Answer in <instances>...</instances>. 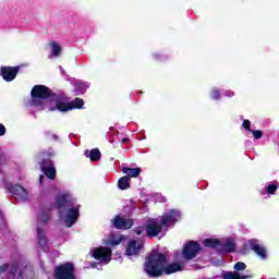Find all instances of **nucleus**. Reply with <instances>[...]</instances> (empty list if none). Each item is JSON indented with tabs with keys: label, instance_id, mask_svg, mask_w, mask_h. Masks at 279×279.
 I'll use <instances>...</instances> for the list:
<instances>
[{
	"label": "nucleus",
	"instance_id": "obj_43",
	"mask_svg": "<svg viewBox=\"0 0 279 279\" xmlns=\"http://www.w3.org/2000/svg\"><path fill=\"white\" fill-rule=\"evenodd\" d=\"M21 276H23V271H22V270H20V274H19V276H17V279H21Z\"/></svg>",
	"mask_w": 279,
	"mask_h": 279
},
{
	"label": "nucleus",
	"instance_id": "obj_8",
	"mask_svg": "<svg viewBox=\"0 0 279 279\" xmlns=\"http://www.w3.org/2000/svg\"><path fill=\"white\" fill-rule=\"evenodd\" d=\"M19 71H21V65L16 66H0V76L4 82H14L16 80V75H19Z\"/></svg>",
	"mask_w": 279,
	"mask_h": 279
},
{
	"label": "nucleus",
	"instance_id": "obj_19",
	"mask_svg": "<svg viewBox=\"0 0 279 279\" xmlns=\"http://www.w3.org/2000/svg\"><path fill=\"white\" fill-rule=\"evenodd\" d=\"M141 168H122V173H125L126 178H138L141 175Z\"/></svg>",
	"mask_w": 279,
	"mask_h": 279
},
{
	"label": "nucleus",
	"instance_id": "obj_40",
	"mask_svg": "<svg viewBox=\"0 0 279 279\" xmlns=\"http://www.w3.org/2000/svg\"><path fill=\"white\" fill-rule=\"evenodd\" d=\"M53 156H56V153H53V151L48 153V158H53Z\"/></svg>",
	"mask_w": 279,
	"mask_h": 279
},
{
	"label": "nucleus",
	"instance_id": "obj_15",
	"mask_svg": "<svg viewBox=\"0 0 279 279\" xmlns=\"http://www.w3.org/2000/svg\"><path fill=\"white\" fill-rule=\"evenodd\" d=\"M51 110H58L59 112H70V110H72L71 102H66L62 96H57L54 108Z\"/></svg>",
	"mask_w": 279,
	"mask_h": 279
},
{
	"label": "nucleus",
	"instance_id": "obj_24",
	"mask_svg": "<svg viewBox=\"0 0 279 279\" xmlns=\"http://www.w3.org/2000/svg\"><path fill=\"white\" fill-rule=\"evenodd\" d=\"M118 186L121 191H128L130 189V177H122L118 181Z\"/></svg>",
	"mask_w": 279,
	"mask_h": 279
},
{
	"label": "nucleus",
	"instance_id": "obj_31",
	"mask_svg": "<svg viewBox=\"0 0 279 279\" xmlns=\"http://www.w3.org/2000/svg\"><path fill=\"white\" fill-rule=\"evenodd\" d=\"M47 167H53V161L51 159H44L40 162V169L41 170L47 169Z\"/></svg>",
	"mask_w": 279,
	"mask_h": 279
},
{
	"label": "nucleus",
	"instance_id": "obj_7",
	"mask_svg": "<svg viewBox=\"0 0 279 279\" xmlns=\"http://www.w3.org/2000/svg\"><path fill=\"white\" fill-rule=\"evenodd\" d=\"M31 95L34 99H49V97H54L53 90L45 85H35Z\"/></svg>",
	"mask_w": 279,
	"mask_h": 279
},
{
	"label": "nucleus",
	"instance_id": "obj_33",
	"mask_svg": "<svg viewBox=\"0 0 279 279\" xmlns=\"http://www.w3.org/2000/svg\"><path fill=\"white\" fill-rule=\"evenodd\" d=\"M254 138L258 141L259 138H263V131L260 130H251Z\"/></svg>",
	"mask_w": 279,
	"mask_h": 279
},
{
	"label": "nucleus",
	"instance_id": "obj_41",
	"mask_svg": "<svg viewBox=\"0 0 279 279\" xmlns=\"http://www.w3.org/2000/svg\"><path fill=\"white\" fill-rule=\"evenodd\" d=\"M53 141H58V136L56 134H52Z\"/></svg>",
	"mask_w": 279,
	"mask_h": 279
},
{
	"label": "nucleus",
	"instance_id": "obj_42",
	"mask_svg": "<svg viewBox=\"0 0 279 279\" xmlns=\"http://www.w3.org/2000/svg\"><path fill=\"white\" fill-rule=\"evenodd\" d=\"M43 180H45V177L40 175L39 182L43 184Z\"/></svg>",
	"mask_w": 279,
	"mask_h": 279
},
{
	"label": "nucleus",
	"instance_id": "obj_21",
	"mask_svg": "<svg viewBox=\"0 0 279 279\" xmlns=\"http://www.w3.org/2000/svg\"><path fill=\"white\" fill-rule=\"evenodd\" d=\"M252 276L240 275L239 272L227 271L222 275V279H247Z\"/></svg>",
	"mask_w": 279,
	"mask_h": 279
},
{
	"label": "nucleus",
	"instance_id": "obj_18",
	"mask_svg": "<svg viewBox=\"0 0 279 279\" xmlns=\"http://www.w3.org/2000/svg\"><path fill=\"white\" fill-rule=\"evenodd\" d=\"M236 250L234 241L228 240L226 243L220 244V252L232 254Z\"/></svg>",
	"mask_w": 279,
	"mask_h": 279
},
{
	"label": "nucleus",
	"instance_id": "obj_11",
	"mask_svg": "<svg viewBox=\"0 0 279 279\" xmlns=\"http://www.w3.org/2000/svg\"><path fill=\"white\" fill-rule=\"evenodd\" d=\"M160 232H162V225H160V222H158V220H156V219L148 220V222L146 225L147 236L149 239H154V238L158 236V234H160Z\"/></svg>",
	"mask_w": 279,
	"mask_h": 279
},
{
	"label": "nucleus",
	"instance_id": "obj_1",
	"mask_svg": "<svg viewBox=\"0 0 279 279\" xmlns=\"http://www.w3.org/2000/svg\"><path fill=\"white\" fill-rule=\"evenodd\" d=\"M183 266L179 263L167 265V255L153 251L145 259L144 271L148 278H160L161 276H171L182 271Z\"/></svg>",
	"mask_w": 279,
	"mask_h": 279
},
{
	"label": "nucleus",
	"instance_id": "obj_34",
	"mask_svg": "<svg viewBox=\"0 0 279 279\" xmlns=\"http://www.w3.org/2000/svg\"><path fill=\"white\" fill-rule=\"evenodd\" d=\"M242 128H244V130H246L247 132H252V130H250V128H252V122L250 120H244L242 123Z\"/></svg>",
	"mask_w": 279,
	"mask_h": 279
},
{
	"label": "nucleus",
	"instance_id": "obj_17",
	"mask_svg": "<svg viewBox=\"0 0 279 279\" xmlns=\"http://www.w3.org/2000/svg\"><path fill=\"white\" fill-rule=\"evenodd\" d=\"M56 206L59 208V210H66V208L73 207V203L69 201L66 195L58 196L56 199Z\"/></svg>",
	"mask_w": 279,
	"mask_h": 279
},
{
	"label": "nucleus",
	"instance_id": "obj_22",
	"mask_svg": "<svg viewBox=\"0 0 279 279\" xmlns=\"http://www.w3.org/2000/svg\"><path fill=\"white\" fill-rule=\"evenodd\" d=\"M203 245H205V247H211L215 250V247H219V245H221V241H219V239L207 238L203 241Z\"/></svg>",
	"mask_w": 279,
	"mask_h": 279
},
{
	"label": "nucleus",
	"instance_id": "obj_30",
	"mask_svg": "<svg viewBox=\"0 0 279 279\" xmlns=\"http://www.w3.org/2000/svg\"><path fill=\"white\" fill-rule=\"evenodd\" d=\"M233 269L235 271H245V269H247V265L243 262H238L234 264Z\"/></svg>",
	"mask_w": 279,
	"mask_h": 279
},
{
	"label": "nucleus",
	"instance_id": "obj_37",
	"mask_svg": "<svg viewBox=\"0 0 279 279\" xmlns=\"http://www.w3.org/2000/svg\"><path fill=\"white\" fill-rule=\"evenodd\" d=\"M10 269V264H3L0 266V274H5Z\"/></svg>",
	"mask_w": 279,
	"mask_h": 279
},
{
	"label": "nucleus",
	"instance_id": "obj_3",
	"mask_svg": "<svg viewBox=\"0 0 279 279\" xmlns=\"http://www.w3.org/2000/svg\"><path fill=\"white\" fill-rule=\"evenodd\" d=\"M202 252V245L197 241H187L182 248V256L185 260H193Z\"/></svg>",
	"mask_w": 279,
	"mask_h": 279
},
{
	"label": "nucleus",
	"instance_id": "obj_10",
	"mask_svg": "<svg viewBox=\"0 0 279 279\" xmlns=\"http://www.w3.org/2000/svg\"><path fill=\"white\" fill-rule=\"evenodd\" d=\"M145 247V243L141 240H131L126 244V256H138L141 250Z\"/></svg>",
	"mask_w": 279,
	"mask_h": 279
},
{
	"label": "nucleus",
	"instance_id": "obj_35",
	"mask_svg": "<svg viewBox=\"0 0 279 279\" xmlns=\"http://www.w3.org/2000/svg\"><path fill=\"white\" fill-rule=\"evenodd\" d=\"M220 97H221V92H219V89H213V92H211V98H214V99H216V100H218V99H220Z\"/></svg>",
	"mask_w": 279,
	"mask_h": 279
},
{
	"label": "nucleus",
	"instance_id": "obj_23",
	"mask_svg": "<svg viewBox=\"0 0 279 279\" xmlns=\"http://www.w3.org/2000/svg\"><path fill=\"white\" fill-rule=\"evenodd\" d=\"M43 173L48 178V180H56V167L50 166L47 168H44Z\"/></svg>",
	"mask_w": 279,
	"mask_h": 279
},
{
	"label": "nucleus",
	"instance_id": "obj_25",
	"mask_svg": "<svg viewBox=\"0 0 279 279\" xmlns=\"http://www.w3.org/2000/svg\"><path fill=\"white\" fill-rule=\"evenodd\" d=\"M70 108H72V110H82V108H84V99L75 98L70 102Z\"/></svg>",
	"mask_w": 279,
	"mask_h": 279
},
{
	"label": "nucleus",
	"instance_id": "obj_20",
	"mask_svg": "<svg viewBox=\"0 0 279 279\" xmlns=\"http://www.w3.org/2000/svg\"><path fill=\"white\" fill-rule=\"evenodd\" d=\"M125 238L123 235H114L112 234L109 240L107 241V245H110V247H117V245H121V242L124 240Z\"/></svg>",
	"mask_w": 279,
	"mask_h": 279
},
{
	"label": "nucleus",
	"instance_id": "obj_13",
	"mask_svg": "<svg viewBox=\"0 0 279 279\" xmlns=\"http://www.w3.org/2000/svg\"><path fill=\"white\" fill-rule=\"evenodd\" d=\"M51 208L53 205H41L39 208V214L37 215V221L47 226L49 223V219H51Z\"/></svg>",
	"mask_w": 279,
	"mask_h": 279
},
{
	"label": "nucleus",
	"instance_id": "obj_45",
	"mask_svg": "<svg viewBox=\"0 0 279 279\" xmlns=\"http://www.w3.org/2000/svg\"><path fill=\"white\" fill-rule=\"evenodd\" d=\"M86 154H88V150H85V156H86Z\"/></svg>",
	"mask_w": 279,
	"mask_h": 279
},
{
	"label": "nucleus",
	"instance_id": "obj_26",
	"mask_svg": "<svg viewBox=\"0 0 279 279\" xmlns=\"http://www.w3.org/2000/svg\"><path fill=\"white\" fill-rule=\"evenodd\" d=\"M89 160H92L93 162L101 160V151L99 150V148H93L89 151Z\"/></svg>",
	"mask_w": 279,
	"mask_h": 279
},
{
	"label": "nucleus",
	"instance_id": "obj_39",
	"mask_svg": "<svg viewBox=\"0 0 279 279\" xmlns=\"http://www.w3.org/2000/svg\"><path fill=\"white\" fill-rule=\"evenodd\" d=\"M121 143H122V144H123V143H130V138H129V137H124V138H122Z\"/></svg>",
	"mask_w": 279,
	"mask_h": 279
},
{
	"label": "nucleus",
	"instance_id": "obj_12",
	"mask_svg": "<svg viewBox=\"0 0 279 279\" xmlns=\"http://www.w3.org/2000/svg\"><path fill=\"white\" fill-rule=\"evenodd\" d=\"M9 193L15 197V199H20L21 202H25L27 197H29V194L27 193V190L23 187L22 185L15 184V185H9L7 186Z\"/></svg>",
	"mask_w": 279,
	"mask_h": 279
},
{
	"label": "nucleus",
	"instance_id": "obj_2",
	"mask_svg": "<svg viewBox=\"0 0 279 279\" xmlns=\"http://www.w3.org/2000/svg\"><path fill=\"white\" fill-rule=\"evenodd\" d=\"M54 279H77L75 276V265L71 262H66L54 267Z\"/></svg>",
	"mask_w": 279,
	"mask_h": 279
},
{
	"label": "nucleus",
	"instance_id": "obj_32",
	"mask_svg": "<svg viewBox=\"0 0 279 279\" xmlns=\"http://www.w3.org/2000/svg\"><path fill=\"white\" fill-rule=\"evenodd\" d=\"M75 88L81 95H84L86 93V85H84V83L76 84Z\"/></svg>",
	"mask_w": 279,
	"mask_h": 279
},
{
	"label": "nucleus",
	"instance_id": "obj_44",
	"mask_svg": "<svg viewBox=\"0 0 279 279\" xmlns=\"http://www.w3.org/2000/svg\"><path fill=\"white\" fill-rule=\"evenodd\" d=\"M155 58H156V60H158L159 56H158V54H155Z\"/></svg>",
	"mask_w": 279,
	"mask_h": 279
},
{
	"label": "nucleus",
	"instance_id": "obj_14",
	"mask_svg": "<svg viewBox=\"0 0 279 279\" xmlns=\"http://www.w3.org/2000/svg\"><path fill=\"white\" fill-rule=\"evenodd\" d=\"M80 219V207H72L68 210L64 219L66 228H72L73 225Z\"/></svg>",
	"mask_w": 279,
	"mask_h": 279
},
{
	"label": "nucleus",
	"instance_id": "obj_4",
	"mask_svg": "<svg viewBox=\"0 0 279 279\" xmlns=\"http://www.w3.org/2000/svg\"><path fill=\"white\" fill-rule=\"evenodd\" d=\"M250 250L255 252V254L259 256V258H267V250L263 245L258 244V240L251 239L245 242L242 248V254H250Z\"/></svg>",
	"mask_w": 279,
	"mask_h": 279
},
{
	"label": "nucleus",
	"instance_id": "obj_27",
	"mask_svg": "<svg viewBox=\"0 0 279 279\" xmlns=\"http://www.w3.org/2000/svg\"><path fill=\"white\" fill-rule=\"evenodd\" d=\"M50 47L52 49L53 58H58V56H60L62 53V47H60V45H58L57 41H51Z\"/></svg>",
	"mask_w": 279,
	"mask_h": 279
},
{
	"label": "nucleus",
	"instance_id": "obj_9",
	"mask_svg": "<svg viewBox=\"0 0 279 279\" xmlns=\"http://www.w3.org/2000/svg\"><path fill=\"white\" fill-rule=\"evenodd\" d=\"M112 223L116 230H130L134 226V219L117 215L112 219Z\"/></svg>",
	"mask_w": 279,
	"mask_h": 279
},
{
	"label": "nucleus",
	"instance_id": "obj_36",
	"mask_svg": "<svg viewBox=\"0 0 279 279\" xmlns=\"http://www.w3.org/2000/svg\"><path fill=\"white\" fill-rule=\"evenodd\" d=\"M145 230H146V227L141 226V227H136V228L133 230V232H135V234L141 235V234H143V233L145 232Z\"/></svg>",
	"mask_w": 279,
	"mask_h": 279
},
{
	"label": "nucleus",
	"instance_id": "obj_38",
	"mask_svg": "<svg viewBox=\"0 0 279 279\" xmlns=\"http://www.w3.org/2000/svg\"><path fill=\"white\" fill-rule=\"evenodd\" d=\"M0 136H5V125L0 123Z\"/></svg>",
	"mask_w": 279,
	"mask_h": 279
},
{
	"label": "nucleus",
	"instance_id": "obj_5",
	"mask_svg": "<svg viewBox=\"0 0 279 279\" xmlns=\"http://www.w3.org/2000/svg\"><path fill=\"white\" fill-rule=\"evenodd\" d=\"M92 256L95 260H99L100 263L108 265V263L112 260V248L107 246L95 247L92 252Z\"/></svg>",
	"mask_w": 279,
	"mask_h": 279
},
{
	"label": "nucleus",
	"instance_id": "obj_6",
	"mask_svg": "<svg viewBox=\"0 0 279 279\" xmlns=\"http://www.w3.org/2000/svg\"><path fill=\"white\" fill-rule=\"evenodd\" d=\"M179 217L180 213L175 209H171L169 213L161 215L159 223L161 225V228H171V226H175V223H178Z\"/></svg>",
	"mask_w": 279,
	"mask_h": 279
},
{
	"label": "nucleus",
	"instance_id": "obj_28",
	"mask_svg": "<svg viewBox=\"0 0 279 279\" xmlns=\"http://www.w3.org/2000/svg\"><path fill=\"white\" fill-rule=\"evenodd\" d=\"M10 270H9V277L12 279L16 278V274H19V264L13 263L11 265H9Z\"/></svg>",
	"mask_w": 279,
	"mask_h": 279
},
{
	"label": "nucleus",
	"instance_id": "obj_29",
	"mask_svg": "<svg viewBox=\"0 0 279 279\" xmlns=\"http://www.w3.org/2000/svg\"><path fill=\"white\" fill-rule=\"evenodd\" d=\"M279 184H268L266 187V193L268 195H276V191H278Z\"/></svg>",
	"mask_w": 279,
	"mask_h": 279
},
{
	"label": "nucleus",
	"instance_id": "obj_16",
	"mask_svg": "<svg viewBox=\"0 0 279 279\" xmlns=\"http://www.w3.org/2000/svg\"><path fill=\"white\" fill-rule=\"evenodd\" d=\"M37 241L43 252H47V250H49L47 246L49 245V240L47 239V234H45L44 228L37 227Z\"/></svg>",
	"mask_w": 279,
	"mask_h": 279
}]
</instances>
